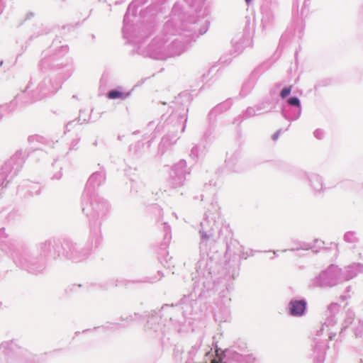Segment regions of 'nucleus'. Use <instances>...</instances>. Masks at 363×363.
Segmentation results:
<instances>
[{
  "label": "nucleus",
  "instance_id": "39448f33",
  "mask_svg": "<svg viewBox=\"0 0 363 363\" xmlns=\"http://www.w3.org/2000/svg\"><path fill=\"white\" fill-rule=\"evenodd\" d=\"M211 363H223L221 358L218 355L211 360Z\"/></svg>",
  "mask_w": 363,
  "mask_h": 363
},
{
  "label": "nucleus",
  "instance_id": "423d86ee",
  "mask_svg": "<svg viewBox=\"0 0 363 363\" xmlns=\"http://www.w3.org/2000/svg\"><path fill=\"white\" fill-rule=\"evenodd\" d=\"M251 0H245L247 3H249Z\"/></svg>",
  "mask_w": 363,
  "mask_h": 363
},
{
  "label": "nucleus",
  "instance_id": "7ed1b4c3",
  "mask_svg": "<svg viewBox=\"0 0 363 363\" xmlns=\"http://www.w3.org/2000/svg\"><path fill=\"white\" fill-rule=\"evenodd\" d=\"M288 103L291 106H298V107L300 106V101H299L298 99H297L296 97H292V98L289 99Z\"/></svg>",
  "mask_w": 363,
  "mask_h": 363
},
{
  "label": "nucleus",
  "instance_id": "f03ea898",
  "mask_svg": "<svg viewBox=\"0 0 363 363\" xmlns=\"http://www.w3.org/2000/svg\"><path fill=\"white\" fill-rule=\"evenodd\" d=\"M108 98L111 99L120 98V99H124L125 97V94L121 91H116V90H112L108 92Z\"/></svg>",
  "mask_w": 363,
  "mask_h": 363
},
{
  "label": "nucleus",
  "instance_id": "20e7f679",
  "mask_svg": "<svg viewBox=\"0 0 363 363\" xmlns=\"http://www.w3.org/2000/svg\"><path fill=\"white\" fill-rule=\"evenodd\" d=\"M291 93V86L284 88L281 91V96L285 98Z\"/></svg>",
  "mask_w": 363,
  "mask_h": 363
},
{
  "label": "nucleus",
  "instance_id": "f257e3e1",
  "mask_svg": "<svg viewBox=\"0 0 363 363\" xmlns=\"http://www.w3.org/2000/svg\"><path fill=\"white\" fill-rule=\"evenodd\" d=\"M291 314L293 315H301L306 309V302L304 301H296L290 303Z\"/></svg>",
  "mask_w": 363,
  "mask_h": 363
}]
</instances>
